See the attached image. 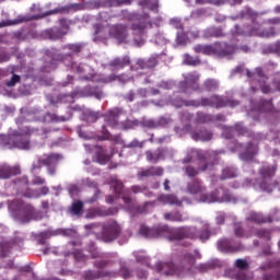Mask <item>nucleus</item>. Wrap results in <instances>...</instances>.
<instances>
[{
	"mask_svg": "<svg viewBox=\"0 0 280 280\" xmlns=\"http://www.w3.org/2000/svg\"><path fill=\"white\" fill-rule=\"evenodd\" d=\"M139 233L147 240L167 237L168 242H180L182 240H200V242H207V240L211 237V226L206 224L198 232L196 228L187 226L172 229L168 225H158L153 228L141 225Z\"/></svg>",
	"mask_w": 280,
	"mask_h": 280,
	"instance_id": "f257e3e1",
	"label": "nucleus"
},
{
	"mask_svg": "<svg viewBox=\"0 0 280 280\" xmlns=\"http://www.w3.org/2000/svg\"><path fill=\"white\" fill-rule=\"evenodd\" d=\"M213 265L201 264L196 266V255L191 253H184L180 256L178 265L175 267L173 262H160L158 264V270L161 275L170 277V275H176L177 277H185V275H196V272H208Z\"/></svg>",
	"mask_w": 280,
	"mask_h": 280,
	"instance_id": "f03ea898",
	"label": "nucleus"
},
{
	"mask_svg": "<svg viewBox=\"0 0 280 280\" xmlns=\"http://www.w3.org/2000/svg\"><path fill=\"white\" fill-rule=\"evenodd\" d=\"M9 209L14 220L22 224H27L32 220H38L40 212L36 211V208L32 203L23 201V199H14L9 203Z\"/></svg>",
	"mask_w": 280,
	"mask_h": 280,
	"instance_id": "7ed1b4c3",
	"label": "nucleus"
},
{
	"mask_svg": "<svg viewBox=\"0 0 280 280\" xmlns=\"http://www.w3.org/2000/svg\"><path fill=\"white\" fill-rule=\"evenodd\" d=\"M260 176L259 188L267 194H272L277 182H273L275 175L277 174V164H265L258 170Z\"/></svg>",
	"mask_w": 280,
	"mask_h": 280,
	"instance_id": "20e7f679",
	"label": "nucleus"
},
{
	"mask_svg": "<svg viewBox=\"0 0 280 280\" xmlns=\"http://www.w3.org/2000/svg\"><path fill=\"white\" fill-rule=\"evenodd\" d=\"M222 154H224V150L212 151L208 153V159H210L213 162L206 163L199 168H196L191 165H187L183 168V171L186 174V176H188V178H196V176H198L200 172H211L214 165H218L220 156H222Z\"/></svg>",
	"mask_w": 280,
	"mask_h": 280,
	"instance_id": "39448f33",
	"label": "nucleus"
},
{
	"mask_svg": "<svg viewBox=\"0 0 280 280\" xmlns=\"http://www.w3.org/2000/svg\"><path fill=\"white\" fill-rule=\"evenodd\" d=\"M152 20H150V14H133L130 30L133 36H143L145 30H152Z\"/></svg>",
	"mask_w": 280,
	"mask_h": 280,
	"instance_id": "423d86ee",
	"label": "nucleus"
},
{
	"mask_svg": "<svg viewBox=\"0 0 280 280\" xmlns=\"http://www.w3.org/2000/svg\"><path fill=\"white\" fill-rule=\"evenodd\" d=\"M121 235V225L115 220L106 221L102 224V240L103 242H115Z\"/></svg>",
	"mask_w": 280,
	"mask_h": 280,
	"instance_id": "0eeeda50",
	"label": "nucleus"
},
{
	"mask_svg": "<svg viewBox=\"0 0 280 280\" xmlns=\"http://www.w3.org/2000/svg\"><path fill=\"white\" fill-rule=\"evenodd\" d=\"M0 145L2 148H9V150H12V148H19L20 150H27L30 148V141L24 140L21 138V136H7L3 133H0Z\"/></svg>",
	"mask_w": 280,
	"mask_h": 280,
	"instance_id": "6e6552de",
	"label": "nucleus"
},
{
	"mask_svg": "<svg viewBox=\"0 0 280 280\" xmlns=\"http://www.w3.org/2000/svg\"><path fill=\"white\" fill-rule=\"evenodd\" d=\"M184 81L179 82V90L182 93H189V89L202 93V88L198 84V80H200V74H198V72H190L184 75Z\"/></svg>",
	"mask_w": 280,
	"mask_h": 280,
	"instance_id": "1a4fd4ad",
	"label": "nucleus"
},
{
	"mask_svg": "<svg viewBox=\"0 0 280 280\" xmlns=\"http://www.w3.org/2000/svg\"><path fill=\"white\" fill-rule=\"evenodd\" d=\"M235 151L241 152L242 161H253L259 154V145L248 142L244 148L242 143H236Z\"/></svg>",
	"mask_w": 280,
	"mask_h": 280,
	"instance_id": "9d476101",
	"label": "nucleus"
},
{
	"mask_svg": "<svg viewBox=\"0 0 280 280\" xmlns=\"http://www.w3.org/2000/svg\"><path fill=\"white\" fill-rule=\"evenodd\" d=\"M110 185H112V188L114 189V194L116 198H119V196H121V199L124 200L125 205H127V207H130V205H132V197L130 194V189L128 188L125 189L124 183L117 179V177L112 178Z\"/></svg>",
	"mask_w": 280,
	"mask_h": 280,
	"instance_id": "9b49d317",
	"label": "nucleus"
},
{
	"mask_svg": "<svg viewBox=\"0 0 280 280\" xmlns=\"http://www.w3.org/2000/svg\"><path fill=\"white\" fill-rule=\"evenodd\" d=\"M262 280H280V261H269L260 266Z\"/></svg>",
	"mask_w": 280,
	"mask_h": 280,
	"instance_id": "f8f14e48",
	"label": "nucleus"
},
{
	"mask_svg": "<svg viewBox=\"0 0 280 280\" xmlns=\"http://www.w3.org/2000/svg\"><path fill=\"white\" fill-rule=\"evenodd\" d=\"M62 159L61 154L58 153H49L44 154L37 160V164L32 165V172H36V170H40V167L46 166L49 167L51 165H58V161Z\"/></svg>",
	"mask_w": 280,
	"mask_h": 280,
	"instance_id": "ddd939ff",
	"label": "nucleus"
},
{
	"mask_svg": "<svg viewBox=\"0 0 280 280\" xmlns=\"http://www.w3.org/2000/svg\"><path fill=\"white\" fill-rule=\"evenodd\" d=\"M110 38H116L118 43H124L128 38V26L124 24L109 25Z\"/></svg>",
	"mask_w": 280,
	"mask_h": 280,
	"instance_id": "4468645a",
	"label": "nucleus"
},
{
	"mask_svg": "<svg viewBox=\"0 0 280 280\" xmlns=\"http://www.w3.org/2000/svg\"><path fill=\"white\" fill-rule=\"evenodd\" d=\"M117 208H92L88 211L86 218L93 220V218H108V215H116L118 213Z\"/></svg>",
	"mask_w": 280,
	"mask_h": 280,
	"instance_id": "2eb2a0df",
	"label": "nucleus"
},
{
	"mask_svg": "<svg viewBox=\"0 0 280 280\" xmlns=\"http://www.w3.org/2000/svg\"><path fill=\"white\" fill-rule=\"evenodd\" d=\"M212 104L213 108H226V106L230 108H235L236 106H240V101L222 97L219 95H212Z\"/></svg>",
	"mask_w": 280,
	"mask_h": 280,
	"instance_id": "dca6fc26",
	"label": "nucleus"
},
{
	"mask_svg": "<svg viewBox=\"0 0 280 280\" xmlns=\"http://www.w3.org/2000/svg\"><path fill=\"white\" fill-rule=\"evenodd\" d=\"M222 135L224 139H233L235 135L244 137L245 135H248V129H246L242 124H235L233 127H226Z\"/></svg>",
	"mask_w": 280,
	"mask_h": 280,
	"instance_id": "f3484780",
	"label": "nucleus"
},
{
	"mask_svg": "<svg viewBox=\"0 0 280 280\" xmlns=\"http://www.w3.org/2000/svg\"><path fill=\"white\" fill-rule=\"evenodd\" d=\"M132 0H94L93 5L96 8H121V5H130Z\"/></svg>",
	"mask_w": 280,
	"mask_h": 280,
	"instance_id": "a211bd4d",
	"label": "nucleus"
},
{
	"mask_svg": "<svg viewBox=\"0 0 280 280\" xmlns=\"http://www.w3.org/2000/svg\"><path fill=\"white\" fill-rule=\"evenodd\" d=\"M163 167L161 166H150L148 168H140L137 173V177L139 180H142V178H150L153 176H163Z\"/></svg>",
	"mask_w": 280,
	"mask_h": 280,
	"instance_id": "6ab92c4d",
	"label": "nucleus"
},
{
	"mask_svg": "<svg viewBox=\"0 0 280 280\" xmlns=\"http://www.w3.org/2000/svg\"><path fill=\"white\" fill-rule=\"evenodd\" d=\"M187 191L192 196H198V194H205L207 187L202 184V180L195 178L187 184Z\"/></svg>",
	"mask_w": 280,
	"mask_h": 280,
	"instance_id": "aec40b11",
	"label": "nucleus"
},
{
	"mask_svg": "<svg viewBox=\"0 0 280 280\" xmlns=\"http://www.w3.org/2000/svg\"><path fill=\"white\" fill-rule=\"evenodd\" d=\"M217 247L221 253H237L242 246L231 245V241L228 238H221L217 243Z\"/></svg>",
	"mask_w": 280,
	"mask_h": 280,
	"instance_id": "412c9836",
	"label": "nucleus"
},
{
	"mask_svg": "<svg viewBox=\"0 0 280 280\" xmlns=\"http://www.w3.org/2000/svg\"><path fill=\"white\" fill-rule=\"evenodd\" d=\"M213 45V56L217 58H224V56H231V46L223 43H214Z\"/></svg>",
	"mask_w": 280,
	"mask_h": 280,
	"instance_id": "4be33fe9",
	"label": "nucleus"
},
{
	"mask_svg": "<svg viewBox=\"0 0 280 280\" xmlns=\"http://www.w3.org/2000/svg\"><path fill=\"white\" fill-rule=\"evenodd\" d=\"M42 36L47 40H60L65 38V35L58 30V26L45 30Z\"/></svg>",
	"mask_w": 280,
	"mask_h": 280,
	"instance_id": "5701e85b",
	"label": "nucleus"
},
{
	"mask_svg": "<svg viewBox=\"0 0 280 280\" xmlns=\"http://www.w3.org/2000/svg\"><path fill=\"white\" fill-rule=\"evenodd\" d=\"M21 174V168L19 166H5L0 165V178H12V176H16Z\"/></svg>",
	"mask_w": 280,
	"mask_h": 280,
	"instance_id": "b1692460",
	"label": "nucleus"
},
{
	"mask_svg": "<svg viewBox=\"0 0 280 280\" xmlns=\"http://www.w3.org/2000/svg\"><path fill=\"white\" fill-rule=\"evenodd\" d=\"M145 156L149 163H159L161 159H165V149H156L154 152L148 150Z\"/></svg>",
	"mask_w": 280,
	"mask_h": 280,
	"instance_id": "393cba45",
	"label": "nucleus"
},
{
	"mask_svg": "<svg viewBox=\"0 0 280 280\" xmlns=\"http://www.w3.org/2000/svg\"><path fill=\"white\" fill-rule=\"evenodd\" d=\"M109 67H113L115 71H119V69H124L126 67H130V57H116L109 62Z\"/></svg>",
	"mask_w": 280,
	"mask_h": 280,
	"instance_id": "a878e982",
	"label": "nucleus"
},
{
	"mask_svg": "<svg viewBox=\"0 0 280 280\" xmlns=\"http://www.w3.org/2000/svg\"><path fill=\"white\" fill-rule=\"evenodd\" d=\"M213 133L207 129H199L191 132L194 141H211Z\"/></svg>",
	"mask_w": 280,
	"mask_h": 280,
	"instance_id": "bb28decb",
	"label": "nucleus"
},
{
	"mask_svg": "<svg viewBox=\"0 0 280 280\" xmlns=\"http://www.w3.org/2000/svg\"><path fill=\"white\" fill-rule=\"evenodd\" d=\"M247 222H254L255 224H266V222H272V218L264 217L259 212H250L247 218Z\"/></svg>",
	"mask_w": 280,
	"mask_h": 280,
	"instance_id": "cd10ccee",
	"label": "nucleus"
},
{
	"mask_svg": "<svg viewBox=\"0 0 280 280\" xmlns=\"http://www.w3.org/2000/svg\"><path fill=\"white\" fill-rule=\"evenodd\" d=\"M104 277H110V272L101 270H88L83 272L84 280L104 279Z\"/></svg>",
	"mask_w": 280,
	"mask_h": 280,
	"instance_id": "c85d7f7f",
	"label": "nucleus"
},
{
	"mask_svg": "<svg viewBox=\"0 0 280 280\" xmlns=\"http://www.w3.org/2000/svg\"><path fill=\"white\" fill-rule=\"evenodd\" d=\"M159 65V59L156 57H149L148 59H139L137 61V67L139 69H154Z\"/></svg>",
	"mask_w": 280,
	"mask_h": 280,
	"instance_id": "c756f323",
	"label": "nucleus"
},
{
	"mask_svg": "<svg viewBox=\"0 0 280 280\" xmlns=\"http://www.w3.org/2000/svg\"><path fill=\"white\" fill-rule=\"evenodd\" d=\"M95 150H96L95 156H96L97 163H100L101 165H106V163L110 161V156L106 154V151L104 150V148L100 145H96Z\"/></svg>",
	"mask_w": 280,
	"mask_h": 280,
	"instance_id": "7c9ffc66",
	"label": "nucleus"
},
{
	"mask_svg": "<svg viewBox=\"0 0 280 280\" xmlns=\"http://www.w3.org/2000/svg\"><path fill=\"white\" fill-rule=\"evenodd\" d=\"M50 237H54V231L51 230H47L35 235V240L39 246H45L47 244V240H50Z\"/></svg>",
	"mask_w": 280,
	"mask_h": 280,
	"instance_id": "2f4dec72",
	"label": "nucleus"
},
{
	"mask_svg": "<svg viewBox=\"0 0 280 280\" xmlns=\"http://www.w3.org/2000/svg\"><path fill=\"white\" fill-rule=\"evenodd\" d=\"M159 200L164 205H176V207H180L183 205L176 195H162L159 197Z\"/></svg>",
	"mask_w": 280,
	"mask_h": 280,
	"instance_id": "473e14b6",
	"label": "nucleus"
},
{
	"mask_svg": "<svg viewBox=\"0 0 280 280\" xmlns=\"http://www.w3.org/2000/svg\"><path fill=\"white\" fill-rule=\"evenodd\" d=\"M164 220H167L168 222H185L187 218L183 217L178 211H173L164 213Z\"/></svg>",
	"mask_w": 280,
	"mask_h": 280,
	"instance_id": "72a5a7b5",
	"label": "nucleus"
},
{
	"mask_svg": "<svg viewBox=\"0 0 280 280\" xmlns=\"http://www.w3.org/2000/svg\"><path fill=\"white\" fill-rule=\"evenodd\" d=\"M80 10H82V4L71 3L57 9V12H59L60 14H69V12H80Z\"/></svg>",
	"mask_w": 280,
	"mask_h": 280,
	"instance_id": "f704fd0d",
	"label": "nucleus"
},
{
	"mask_svg": "<svg viewBox=\"0 0 280 280\" xmlns=\"http://www.w3.org/2000/svg\"><path fill=\"white\" fill-rule=\"evenodd\" d=\"M259 113H272L275 110V106L272 105V101L261 100L258 103Z\"/></svg>",
	"mask_w": 280,
	"mask_h": 280,
	"instance_id": "c9c22d12",
	"label": "nucleus"
},
{
	"mask_svg": "<svg viewBox=\"0 0 280 280\" xmlns=\"http://www.w3.org/2000/svg\"><path fill=\"white\" fill-rule=\"evenodd\" d=\"M70 212L72 215H82L84 213V202L77 200L71 205Z\"/></svg>",
	"mask_w": 280,
	"mask_h": 280,
	"instance_id": "e433bc0d",
	"label": "nucleus"
},
{
	"mask_svg": "<svg viewBox=\"0 0 280 280\" xmlns=\"http://www.w3.org/2000/svg\"><path fill=\"white\" fill-rule=\"evenodd\" d=\"M12 253V243L3 242L0 243V259H5V257H10Z\"/></svg>",
	"mask_w": 280,
	"mask_h": 280,
	"instance_id": "4c0bfd02",
	"label": "nucleus"
},
{
	"mask_svg": "<svg viewBox=\"0 0 280 280\" xmlns=\"http://www.w3.org/2000/svg\"><path fill=\"white\" fill-rule=\"evenodd\" d=\"M84 93H88L91 97H96V100H102L104 93L97 86H86L84 88Z\"/></svg>",
	"mask_w": 280,
	"mask_h": 280,
	"instance_id": "58836bf2",
	"label": "nucleus"
},
{
	"mask_svg": "<svg viewBox=\"0 0 280 280\" xmlns=\"http://www.w3.org/2000/svg\"><path fill=\"white\" fill-rule=\"evenodd\" d=\"M103 135L104 136L101 138V141H114V143H124L120 135L112 136L107 130H103Z\"/></svg>",
	"mask_w": 280,
	"mask_h": 280,
	"instance_id": "ea45409f",
	"label": "nucleus"
},
{
	"mask_svg": "<svg viewBox=\"0 0 280 280\" xmlns=\"http://www.w3.org/2000/svg\"><path fill=\"white\" fill-rule=\"evenodd\" d=\"M202 61L198 57H194L189 54L184 55V65H187L188 67H198Z\"/></svg>",
	"mask_w": 280,
	"mask_h": 280,
	"instance_id": "a19ab883",
	"label": "nucleus"
},
{
	"mask_svg": "<svg viewBox=\"0 0 280 280\" xmlns=\"http://www.w3.org/2000/svg\"><path fill=\"white\" fill-rule=\"evenodd\" d=\"M58 30L63 36H67L69 34V30H71V21L67 19H60Z\"/></svg>",
	"mask_w": 280,
	"mask_h": 280,
	"instance_id": "79ce46f5",
	"label": "nucleus"
},
{
	"mask_svg": "<svg viewBox=\"0 0 280 280\" xmlns=\"http://www.w3.org/2000/svg\"><path fill=\"white\" fill-rule=\"evenodd\" d=\"M119 121V115L109 112L106 116H105V122L107 124V126H110L112 128H115V126H117Z\"/></svg>",
	"mask_w": 280,
	"mask_h": 280,
	"instance_id": "37998d69",
	"label": "nucleus"
},
{
	"mask_svg": "<svg viewBox=\"0 0 280 280\" xmlns=\"http://www.w3.org/2000/svg\"><path fill=\"white\" fill-rule=\"evenodd\" d=\"M130 194H144V196H152L151 191H148V187L145 186H139V185H133L129 188Z\"/></svg>",
	"mask_w": 280,
	"mask_h": 280,
	"instance_id": "c03bdc74",
	"label": "nucleus"
},
{
	"mask_svg": "<svg viewBox=\"0 0 280 280\" xmlns=\"http://www.w3.org/2000/svg\"><path fill=\"white\" fill-rule=\"evenodd\" d=\"M237 170L235 167H225L222 172V180H226V178H236Z\"/></svg>",
	"mask_w": 280,
	"mask_h": 280,
	"instance_id": "a18cd8bd",
	"label": "nucleus"
},
{
	"mask_svg": "<svg viewBox=\"0 0 280 280\" xmlns=\"http://www.w3.org/2000/svg\"><path fill=\"white\" fill-rule=\"evenodd\" d=\"M63 49H68L70 54H80L82 49H84V44L82 43L68 44L63 47Z\"/></svg>",
	"mask_w": 280,
	"mask_h": 280,
	"instance_id": "49530a36",
	"label": "nucleus"
},
{
	"mask_svg": "<svg viewBox=\"0 0 280 280\" xmlns=\"http://www.w3.org/2000/svg\"><path fill=\"white\" fill-rule=\"evenodd\" d=\"M140 5L149 8L153 12L159 11V0H141Z\"/></svg>",
	"mask_w": 280,
	"mask_h": 280,
	"instance_id": "de8ad7c7",
	"label": "nucleus"
},
{
	"mask_svg": "<svg viewBox=\"0 0 280 280\" xmlns=\"http://www.w3.org/2000/svg\"><path fill=\"white\" fill-rule=\"evenodd\" d=\"M218 81L215 79H208L203 82V89L205 91L211 92V91H218Z\"/></svg>",
	"mask_w": 280,
	"mask_h": 280,
	"instance_id": "09e8293b",
	"label": "nucleus"
},
{
	"mask_svg": "<svg viewBox=\"0 0 280 280\" xmlns=\"http://www.w3.org/2000/svg\"><path fill=\"white\" fill-rule=\"evenodd\" d=\"M258 36L260 38H272L275 36H277V31L275 30V27H269V28H265L260 32H258Z\"/></svg>",
	"mask_w": 280,
	"mask_h": 280,
	"instance_id": "8fccbe9b",
	"label": "nucleus"
},
{
	"mask_svg": "<svg viewBox=\"0 0 280 280\" xmlns=\"http://www.w3.org/2000/svg\"><path fill=\"white\" fill-rule=\"evenodd\" d=\"M234 235H236V237H250V235H253V234L246 233L244 231V228H242V224L235 223L234 224Z\"/></svg>",
	"mask_w": 280,
	"mask_h": 280,
	"instance_id": "3c124183",
	"label": "nucleus"
},
{
	"mask_svg": "<svg viewBox=\"0 0 280 280\" xmlns=\"http://www.w3.org/2000/svg\"><path fill=\"white\" fill-rule=\"evenodd\" d=\"M213 121V116L205 113H197V124H209Z\"/></svg>",
	"mask_w": 280,
	"mask_h": 280,
	"instance_id": "603ef678",
	"label": "nucleus"
},
{
	"mask_svg": "<svg viewBox=\"0 0 280 280\" xmlns=\"http://www.w3.org/2000/svg\"><path fill=\"white\" fill-rule=\"evenodd\" d=\"M246 75H247V78H255L256 75H257V78H266V73H264V69H261V68H256L255 72L247 70Z\"/></svg>",
	"mask_w": 280,
	"mask_h": 280,
	"instance_id": "864d4df0",
	"label": "nucleus"
},
{
	"mask_svg": "<svg viewBox=\"0 0 280 280\" xmlns=\"http://www.w3.org/2000/svg\"><path fill=\"white\" fill-rule=\"evenodd\" d=\"M137 126H139V120L127 119L122 122L124 130H132L133 128H137Z\"/></svg>",
	"mask_w": 280,
	"mask_h": 280,
	"instance_id": "5fc2aeb1",
	"label": "nucleus"
},
{
	"mask_svg": "<svg viewBox=\"0 0 280 280\" xmlns=\"http://www.w3.org/2000/svg\"><path fill=\"white\" fill-rule=\"evenodd\" d=\"M14 185L18 187V189H21V187L27 189L30 180L27 179V177L18 178L14 180Z\"/></svg>",
	"mask_w": 280,
	"mask_h": 280,
	"instance_id": "6e6d98bb",
	"label": "nucleus"
},
{
	"mask_svg": "<svg viewBox=\"0 0 280 280\" xmlns=\"http://www.w3.org/2000/svg\"><path fill=\"white\" fill-rule=\"evenodd\" d=\"M201 201L202 202H218V196L215 192L207 194L201 196Z\"/></svg>",
	"mask_w": 280,
	"mask_h": 280,
	"instance_id": "4d7b16f0",
	"label": "nucleus"
},
{
	"mask_svg": "<svg viewBox=\"0 0 280 280\" xmlns=\"http://www.w3.org/2000/svg\"><path fill=\"white\" fill-rule=\"evenodd\" d=\"M176 43L177 45H187V33H185V31L177 33Z\"/></svg>",
	"mask_w": 280,
	"mask_h": 280,
	"instance_id": "13d9d810",
	"label": "nucleus"
},
{
	"mask_svg": "<svg viewBox=\"0 0 280 280\" xmlns=\"http://www.w3.org/2000/svg\"><path fill=\"white\" fill-rule=\"evenodd\" d=\"M69 255H73V257H74V259H77V261L84 260V254H82L81 249H75L74 252L65 254L66 257H69Z\"/></svg>",
	"mask_w": 280,
	"mask_h": 280,
	"instance_id": "bf43d9fd",
	"label": "nucleus"
},
{
	"mask_svg": "<svg viewBox=\"0 0 280 280\" xmlns=\"http://www.w3.org/2000/svg\"><path fill=\"white\" fill-rule=\"evenodd\" d=\"M115 80H121V75L112 74V75H109L107 78L98 79V82H102L103 84H108L110 82H115Z\"/></svg>",
	"mask_w": 280,
	"mask_h": 280,
	"instance_id": "052dcab7",
	"label": "nucleus"
},
{
	"mask_svg": "<svg viewBox=\"0 0 280 280\" xmlns=\"http://www.w3.org/2000/svg\"><path fill=\"white\" fill-rule=\"evenodd\" d=\"M235 266L236 268H238V270H248V261H246L245 259H236Z\"/></svg>",
	"mask_w": 280,
	"mask_h": 280,
	"instance_id": "680f3d73",
	"label": "nucleus"
},
{
	"mask_svg": "<svg viewBox=\"0 0 280 280\" xmlns=\"http://www.w3.org/2000/svg\"><path fill=\"white\" fill-rule=\"evenodd\" d=\"M52 235L54 237H56V235H63L66 237H69V235H71V230H67V229L52 230Z\"/></svg>",
	"mask_w": 280,
	"mask_h": 280,
	"instance_id": "e2e57ef3",
	"label": "nucleus"
},
{
	"mask_svg": "<svg viewBox=\"0 0 280 280\" xmlns=\"http://www.w3.org/2000/svg\"><path fill=\"white\" fill-rule=\"evenodd\" d=\"M21 82V75L19 74H13L11 80L7 81L5 84L7 86H16Z\"/></svg>",
	"mask_w": 280,
	"mask_h": 280,
	"instance_id": "0e129e2a",
	"label": "nucleus"
},
{
	"mask_svg": "<svg viewBox=\"0 0 280 280\" xmlns=\"http://www.w3.org/2000/svg\"><path fill=\"white\" fill-rule=\"evenodd\" d=\"M124 148L135 149V148H143V142H140L137 139H133L130 143L125 144Z\"/></svg>",
	"mask_w": 280,
	"mask_h": 280,
	"instance_id": "69168bd1",
	"label": "nucleus"
},
{
	"mask_svg": "<svg viewBox=\"0 0 280 280\" xmlns=\"http://www.w3.org/2000/svg\"><path fill=\"white\" fill-rule=\"evenodd\" d=\"M268 50H269L271 54H278V56H280V42H276L275 44H271V45L268 47Z\"/></svg>",
	"mask_w": 280,
	"mask_h": 280,
	"instance_id": "338daca9",
	"label": "nucleus"
},
{
	"mask_svg": "<svg viewBox=\"0 0 280 280\" xmlns=\"http://www.w3.org/2000/svg\"><path fill=\"white\" fill-rule=\"evenodd\" d=\"M200 106H210V108H213V95L211 96V98L202 97L200 100Z\"/></svg>",
	"mask_w": 280,
	"mask_h": 280,
	"instance_id": "774afa93",
	"label": "nucleus"
}]
</instances>
